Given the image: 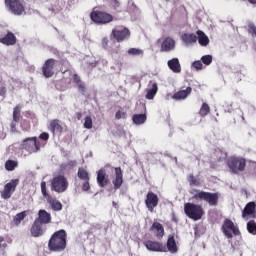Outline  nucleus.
I'll use <instances>...</instances> for the list:
<instances>
[{"label": "nucleus", "instance_id": "nucleus-39", "mask_svg": "<svg viewBox=\"0 0 256 256\" xmlns=\"http://www.w3.org/2000/svg\"><path fill=\"white\" fill-rule=\"evenodd\" d=\"M21 115V106H16L13 111V121L14 123L19 122V116Z\"/></svg>", "mask_w": 256, "mask_h": 256}, {"label": "nucleus", "instance_id": "nucleus-3", "mask_svg": "<svg viewBox=\"0 0 256 256\" xmlns=\"http://www.w3.org/2000/svg\"><path fill=\"white\" fill-rule=\"evenodd\" d=\"M184 212L189 219H193V221H199L201 217L204 215L203 207L193 203L184 204Z\"/></svg>", "mask_w": 256, "mask_h": 256}, {"label": "nucleus", "instance_id": "nucleus-24", "mask_svg": "<svg viewBox=\"0 0 256 256\" xmlns=\"http://www.w3.org/2000/svg\"><path fill=\"white\" fill-rule=\"evenodd\" d=\"M115 179L112 181L114 189H119L123 185V172L121 168H115Z\"/></svg>", "mask_w": 256, "mask_h": 256}, {"label": "nucleus", "instance_id": "nucleus-22", "mask_svg": "<svg viewBox=\"0 0 256 256\" xmlns=\"http://www.w3.org/2000/svg\"><path fill=\"white\" fill-rule=\"evenodd\" d=\"M175 49V40L171 37L165 38L161 45V51H165L169 53V51H173Z\"/></svg>", "mask_w": 256, "mask_h": 256}, {"label": "nucleus", "instance_id": "nucleus-33", "mask_svg": "<svg viewBox=\"0 0 256 256\" xmlns=\"http://www.w3.org/2000/svg\"><path fill=\"white\" fill-rule=\"evenodd\" d=\"M27 217V211L20 212L13 219L14 225H21V221Z\"/></svg>", "mask_w": 256, "mask_h": 256}, {"label": "nucleus", "instance_id": "nucleus-34", "mask_svg": "<svg viewBox=\"0 0 256 256\" xmlns=\"http://www.w3.org/2000/svg\"><path fill=\"white\" fill-rule=\"evenodd\" d=\"M128 55H130L131 57H143L144 52L142 49L139 48H130L128 50Z\"/></svg>", "mask_w": 256, "mask_h": 256}, {"label": "nucleus", "instance_id": "nucleus-48", "mask_svg": "<svg viewBox=\"0 0 256 256\" xmlns=\"http://www.w3.org/2000/svg\"><path fill=\"white\" fill-rule=\"evenodd\" d=\"M6 93H7V89H5V87H1L0 88V96L1 97H5Z\"/></svg>", "mask_w": 256, "mask_h": 256}, {"label": "nucleus", "instance_id": "nucleus-17", "mask_svg": "<svg viewBox=\"0 0 256 256\" xmlns=\"http://www.w3.org/2000/svg\"><path fill=\"white\" fill-rule=\"evenodd\" d=\"M97 183L99 187H105L109 183V176H107L105 169H100L97 172Z\"/></svg>", "mask_w": 256, "mask_h": 256}, {"label": "nucleus", "instance_id": "nucleus-16", "mask_svg": "<svg viewBox=\"0 0 256 256\" xmlns=\"http://www.w3.org/2000/svg\"><path fill=\"white\" fill-rule=\"evenodd\" d=\"M158 91L159 87L157 86L156 82L150 81L146 90V99H154Z\"/></svg>", "mask_w": 256, "mask_h": 256}, {"label": "nucleus", "instance_id": "nucleus-1", "mask_svg": "<svg viewBox=\"0 0 256 256\" xmlns=\"http://www.w3.org/2000/svg\"><path fill=\"white\" fill-rule=\"evenodd\" d=\"M48 247L50 251L61 253L67 247V232L65 230L56 231L50 238Z\"/></svg>", "mask_w": 256, "mask_h": 256}, {"label": "nucleus", "instance_id": "nucleus-43", "mask_svg": "<svg viewBox=\"0 0 256 256\" xmlns=\"http://www.w3.org/2000/svg\"><path fill=\"white\" fill-rule=\"evenodd\" d=\"M41 193L44 197V199H48L49 197H51V195H49V193H47V183L46 182H41Z\"/></svg>", "mask_w": 256, "mask_h": 256}, {"label": "nucleus", "instance_id": "nucleus-45", "mask_svg": "<svg viewBox=\"0 0 256 256\" xmlns=\"http://www.w3.org/2000/svg\"><path fill=\"white\" fill-rule=\"evenodd\" d=\"M126 117H127V113L121 110L117 111L115 114L116 119H125Z\"/></svg>", "mask_w": 256, "mask_h": 256}, {"label": "nucleus", "instance_id": "nucleus-41", "mask_svg": "<svg viewBox=\"0 0 256 256\" xmlns=\"http://www.w3.org/2000/svg\"><path fill=\"white\" fill-rule=\"evenodd\" d=\"M200 61L203 63V65L208 66L210 63H213V56L204 55L201 57Z\"/></svg>", "mask_w": 256, "mask_h": 256}, {"label": "nucleus", "instance_id": "nucleus-5", "mask_svg": "<svg viewBox=\"0 0 256 256\" xmlns=\"http://www.w3.org/2000/svg\"><path fill=\"white\" fill-rule=\"evenodd\" d=\"M69 188V181L63 175L55 176L51 182V189L56 193H65V190Z\"/></svg>", "mask_w": 256, "mask_h": 256}, {"label": "nucleus", "instance_id": "nucleus-26", "mask_svg": "<svg viewBox=\"0 0 256 256\" xmlns=\"http://www.w3.org/2000/svg\"><path fill=\"white\" fill-rule=\"evenodd\" d=\"M196 33L199 45L201 47H207L209 45V37L201 30H198Z\"/></svg>", "mask_w": 256, "mask_h": 256}, {"label": "nucleus", "instance_id": "nucleus-42", "mask_svg": "<svg viewBox=\"0 0 256 256\" xmlns=\"http://www.w3.org/2000/svg\"><path fill=\"white\" fill-rule=\"evenodd\" d=\"M85 129H93V119L91 116H86L84 120Z\"/></svg>", "mask_w": 256, "mask_h": 256}, {"label": "nucleus", "instance_id": "nucleus-31", "mask_svg": "<svg viewBox=\"0 0 256 256\" xmlns=\"http://www.w3.org/2000/svg\"><path fill=\"white\" fill-rule=\"evenodd\" d=\"M49 130L52 133H61L63 128L61 127V124H59V120H52L49 124Z\"/></svg>", "mask_w": 256, "mask_h": 256}, {"label": "nucleus", "instance_id": "nucleus-51", "mask_svg": "<svg viewBox=\"0 0 256 256\" xmlns=\"http://www.w3.org/2000/svg\"><path fill=\"white\" fill-rule=\"evenodd\" d=\"M107 41H108L107 38L103 39V43H107Z\"/></svg>", "mask_w": 256, "mask_h": 256}, {"label": "nucleus", "instance_id": "nucleus-29", "mask_svg": "<svg viewBox=\"0 0 256 256\" xmlns=\"http://www.w3.org/2000/svg\"><path fill=\"white\" fill-rule=\"evenodd\" d=\"M152 231H154L156 237H158V239H161V237H163V235H165V229L163 228V225H161V223L159 222H155L152 225Z\"/></svg>", "mask_w": 256, "mask_h": 256}, {"label": "nucleus", "instance_id": "nucleus-12", "mask_svg": "<svg viewBox=\"0 0 256 256\" xmlns=\"http://www.w3.org/2000/svg\"><path fill=\"white\" fill-rule=\"evenodd\" d=\"M144 246L148 251H152L154 253H165L167 252V248L161 244V242H156L152 240H147L144 242Z\"/></svg>", "mask_w": 256, "mask_h": 256}, {"label": "nucleus", "instance_id": "nucleus-8", "mask_svg": "<svg viewBox=\"0 0 256 256\" xmlns=\"http://www.w3.org/2000/svg\"><path fill=\"white\" fill-rule=\"evenodd\" d=\"M5 5L12 15H23L25 6L20 0H5Z\"/></svg>", "mask_w": 256, "mask_h": 256}, {"label": "nucleus", "instance_id": "nucleus-37", "mask_svg": "<svg viewBox=\"0 0 256 256\" xmlns=\"http://www.w3.org/2000/svg\"><path fill=\"white\" fill-rule=\"evenodd\" d=\"M78 177L79 179H81L82 181H89V173L87 171H85V169H79L78 170Z\"/></svg>", "mask_w": 256, "mask_h": 256}, {"label": "nucleus", "instance_id": "nucleus-15", "mask_svg": "<svg viewBox=\"0 0 256 256\" xmlns=\"http://www.w3.org/2000/svg\"><path fill=\"white\" fill-rule=\"evenodd\" d=\"M55 66V60L54 59H48L45 64L42 67V73L44 75V77L49 78V77H53L54 75V71H53V67Z\"/></svg>", "mask_w": 256, "mask_h": 256}, {"label": "nucleus", "instance_id": "nucleus-2", "mask_svg": "<svg viewBox=\"0 0 256 256\" xmlns=\"http://www.w3.org/2000/svg\"><path fill=\"white\" fill-rule=\"evenodd\" d=\"M191 195H193V199L196 201H206L211 207H216L217 203H219V194L205 192L201 190H192Z\"/></svg>", "mask_w": 256, "mask_h": 256}, {"label": "nucleus", "instance_id": "nucleus-35", "mask_svg": "<svg viewBox=\"0 0 256 256\" xmlns=\"http://www.w3.org/2000/svg\"><path fill=\"white\" fill-rule=\"evenodd\" d=\"M18 163L15 160H8L5 163V169L6 171H15V168L17 167Z\"/></svg>", "mask_w": 256, "mask_h": 256}, {"label": "nucleus", "instance_id": "nucleus-13", "mask_svg": "<svg viewBox=\"0 0 256 256\" xmlns=\"http://www.w3.org/2000/svg\"><path fill=\"white\" fill-rule=\"evenodd\" d=\"M22 149H25L26 151H29L30 153H37L39 151L40 146L37 143V138H26L22 143Z\"/></svg>", "mask_w": 256, "mask_h": 256}, {"label": "nucleus", "instance_id": "nucleus-18", "mask_svg": "<svg viewBox=\"0 0 256 256\" xmlns=\"http://www.w3.org/2000/svg\"><path fill=\"white\" fill-rule=\"evenodd\" d=\"M0 43L7 46L15 45L17 43V37H15L13 32L8 31L4 37L0 38Z\"/></svg>", "mask_w": 256, "mask_h": 256}, {"label": "nucleus", "instance_id": "nucleus-50", "mask_svg": "<svg viewBox=\"0 0 256 256\" xmlns=\"http://www.w3.org/2000/svg\"><path fill=\"white\" fill-rule=\"evenodd\" d=\"M249 3H251L252 5H256V0H248Z\"/></svg>", "mask_w": 256, "mask_h": 256}, {"label": "nucleus", "instance_id": "nucleus-4", "mask_svg": "<svg viewBox=\"0 0 256 256\" xmlns=\"http://www.w3.org/2000/svg\"><path fill=\"white\" fill-rule=\"evenodd\" d=\"M247 162L243 157L232 156L228 159V167L231 173L237 174L245 171Z\"/></svg>", "mask_w": 256, "mask_h": 256}, {"label": "nucleus", "instance_id": "nucleus-28", "mask_svg": "<svg viewBox=\"0 0 256 256\" xmlns=\"http://www.w3.org/2000/svg\"><path fill=\"white\" fill-rule=\"evenodd\" d=\"M167 249L170 253L175 254L177 253V242H175V237L170 235L167 240Z\"/></svg>", "mask_w": 256, "mask_h": 256}, {"label": "nucleus", "instance_id": "nucleus-21", "mask_svg": "<svg viewBox=\"0 0 256 256\" xmlns=\"http://www.w3.org/2000/svg\"><path fill=\"white\" fill-rule=\"evenodd\" d=\"M181 39L186 47H191V45H194V43H197V35L191 33H184L181 36Z\"/></svg>", "mask_w": 256, "mask_h": 256}, {"label": "nucleus", "instance_id": "nucleus-6", "mask_svg": "<svg viewBox=\"0 0 256 256\" xmlns=\"http://www.w3.org/2000/svg\"><path fill=\"white\" fill-rule=\"evenodd\" d=\"M222 233L227 237V239H233V235H241L239 227L229 219H225L222 225Z\"/></svg>", "mask_w": 256, "mask_h": 256}, {"label": "nucleus", "instance_id": "nucleus-44", "mask_svg": "<svg viewBox=\"0 0 256 256\" xmlns=\"http://www.w3.org/2000/svg\"><path fill=\"white\" fill-rule=\"evenodd\" d=\"M188 181L190 185H194V187H200L201 180L194 178L193 176H189Z\"/></svg>", "mask_w": 256, "mask_h": 256}, {"label": "nucleus", "instance_id": "nucleus-40", "mask_svg": "<svg viewBox=\"0 0 256 256\" xmlns=\"http://www.w3.org/2000/svg\"><path fill=\"white\" fill-rule=\"evenodd\" d=\"M247 231L251 233V235H256V223L255 221H250L247 223Z\"/></svg>", "mask_w": 256, "mask_h": 256}, {"label": "nucleus", "instance_id": "nucleus-7", "mask_svg": "<svg viewBox=\"0 0 256 256\" xmlns=\"http://www.w3.org/2000/svg\"><path fill=\"white\" fill-rule=\"evenodd\" d=\"M90 18L98 25H107V23H111V21H113V16L111 14L101 11H93L90 14Z\"/></svg>", "mask_w": 256, "mask_h": 256}, {"label": "nucleus", "instance_id": "nucleus-25", "mask_svg": "<svg viewBox=\"0 0 256 256\" xmlns=\"http://www.w3.org/2000/svg\"><path fill=\"white\" fill-rule=\"evenodd\" d=\"M46 201L53 211H61V209H63V204H61L59 200L53 198L52 196H48V198H46Z\"/></svg>", "mask_w": 256, "mask_h": 256}, {"label": "nucleus", "instance_id": "nucleus-38", "mask_svg": "<svg viewBox=\"0 0 256 256\" xmlns=\"http://www.w3.org/2000/svg\"><path fill=\"white\" fill-rule=\"evenodd\" d=\"M192 69H195V71H201L205 69V66H203V62L201 60H196L191 65Z\"/></svg>", "mask_w": 256, "mask_h": 256}, {"label": "nucleus", "instance_id": "nucleus-9", "mask_svg": "<svg viewBox=\"0 0 256 256\" xmlns=\"http://www.w3.org/2000/svg\"><path fill=\"white\" fill-rule=\"evenodd\" d=\"M17 185H19V179H14L8 182L4 186V190L1 192L2 199H11V195L15 193V189L17 188Z\"/></svg>", "mask_w": 256, "mask_h": 256}, {"label": "nucleus", "instance_id": "nucleus-47", "mask_svg": "<svg viewBox=\"0 0 256 256\" xmlns=\"http://www.w3.org/2000/svg\"><path fill=\"white\" fill-rule=\"evenodd\" d=\"M40 139H42L43 141H47L49 139V134L48 133H42L40 135Z\"/></svg>", "mask_w": 256, "mask_h": 256}, {"label": "nucleus", "instance_id": "nucleus-14", "mask_svg": "<svg viewBox=\"0 0 256 256\" xmlns=\"http://www.w3.org/2000/svg\"><path fill=\"white\" fill-rule=\"evenodd\" d=\"M255 215H256V203L255 202L247 203L242 211V219H245V221H249V219H253Z\"/></svg>", "mask_w": 256, "mask_h": 256}, {"label": "nucleus", "instance_id": "nucleus-36", "mask_svg": "<svg viewBox=\"0 0 256 256\" xmlns=\"http://www.w3.org/2000/svg\"><path fill=\"white\" fill-rule=\"evenodd\" d=\"M210 111H211V108L209 107V104L203 103L202 107L200 108L201 117H207V115H209Z\"/></svg>", "mask_w": 256, "mask_h": 256}, {"label": "nucleus", "instance_id": "nucleus-27", "mask_svg": "<svg viewBox=\"0 0 256 256\" xmlns=\"http://www.w3.org/2000/svg\"><path fill=\"white\" fill-rule=\"evenodd\" d=\"M168 67L173 73H181V64L178 58H173L168 61Z\"/></svg>", "mask_w": 256, "mask_h": 256}, {"label": "nucleus", "instance_id": "nucleus-49", "mask_svg": "<svg viewBox=\"0 0 256 256\" xmlns=\"http://www.w3.org/2000/svg\"><path fill=\"white\" fill-rule=\"evenodd\" d=\"M11 129H12V131H16L15 123H13V122H12V124H11Z\"/></svg>", "mask_w": 256, "mask_h": 256}, {"label": "nucleus", "instance_id": "nucleus-23", "mask_svg": "<svg viewBox=\"0 0 256 256\" xmlns=\"http://www.w3.org/2000/svg\"><path fill=\"white\" fill-rule=\"evenodd\" d=\"M30 233L32 237H41V235L45 233V231H43V228L41 227V223L39 222V220L34 221Z\"/></svg>", "mask_w": 256, "mask_h": 256}, {"label": "nucleus", "instance_id": "nucleus-32", "mask_svg": "<svg viewBox=\"0 0 256 256\" xmlns=\"http://www.w3.org/2000/svg\"><path fill=\"white\" fill-rule=\"evenodd\" d=\"M73 81L77 85L80 93H85V90H86L85 82L81 81V77H79V75H77V74H74Z\"/></svg>", "mask_w": 256, "mask_h": 256}, {"label": "nucleus", "instance_id": "nucleus-20", "mask_svg": "<svg viewBox=\"0 0 256 256\" xmlns=\"http://www.w3.org/2000/svg\"><path fill=\"white\" fill-rule=\"evenodd\" d=\"M36 221L40 224L47 225L51 223V214L46 210H39L38 219H36Z\"/></svg>", "mask_w": 256, "mask_h": 256}, {"label": "nucleus", "instance_id": "nucleus-30", "mask_svg": "<svg viewBox=\"0 0 256 256\" xmlns=\"http://www.w3.org/2000/svg\"><path fill=\"white\" fill-rule=\"evenodd\" d=\"M132 121L134 125H144L145 121H147L146 114H134L132 117Z\"/></svg>", "mask_w": 256, "mask_h": 256}, {"label": "nucleus", "instance_id": "nucleus-52", "mask_svg": "<svg viewBox=\"0 0 256 256\" xmlns=\"http://www.w3.org/2000/svg\"><path fill=\"white\" fill-rule=\"evenodd\" d=\"M73 166H75V165H77V162H73V164H72Z\"/></svg>", "mask_w": 256, "mask_h": 256}, {"label": "nucleus", "instance_id": "nucleus-11", "mask_svg": "<svg viewBox=\"0 0 256 256\" xmlns=\"http://www.w3.org/2000/svg\"><path fill=\"white\" fill-rule=\"evenodd\" d=\"M145 205L150 213H153L155 207L159 205V196L153 192H148L145 199Z\"/></svg>", "mask_w": 256, "mask_h": 256}, {"label": "nucleus", "instance_id": "nucleus-19", "mask_svg": "<svg viewBox=\"0 0 256 256\" xmlns=\"http://www.w3.org/2000/svg\"><path fill=\"white\" fill-rule=\"evenodd\" d=\"M191 91H193V89L191 87H187L185 90H180L176 92L172 96V99H174L175 101H183V99H187V97L191 95Z\"/></svg>", "mask_w": 256, "mask_h": 256}, {"label": "nucleus", "instance_id": "nucleus-46", "mask_svg": "<svg viewBox=\"0 0 256 256\" xmlns=\"http://www.w3.org/2000/svg\"><path fill=\"white\" fill-rule=\"evenodd\" d=\"M89 189H91L89 180H84V183L82 184V191H89Z\"/></svg>", "mask_w": 256, "mask_h": 256}, {"label": "nucleus", "instance_id": "nucleus-10", "mask_svg": "<svg viewBox=\"0 0 256 256\" xmlns=\"http://www.w3.org/2000/svg\"><path fill=\"white\" fill-rule=\"evenodd\" d=\"M131 32L127 28L113 29L110 35V39H115L118 42L129 39Z\"/></svg>", "mask_w": 256, "mask_h": 256}]
</instances>
